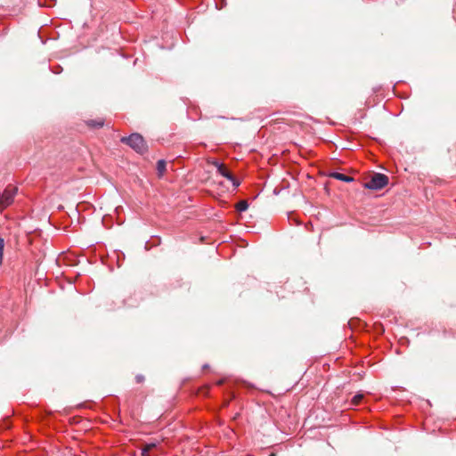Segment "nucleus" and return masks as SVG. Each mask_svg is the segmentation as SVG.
Returning a JSON list of instances; mask_svg holds the SVG:
<instances>
[{
	"label": "nucleus",
	"instance_id": "nucleus-1",
	"mask_svg": "<svg viewBox=\"0 0 456 456\" xmlns=\"http://www.w3.org/2000/svg\"><path fill=\"white\" fill-rule=\"evenodd\" d=\"M121 142L126 143L139 153H142L146 149L145 142L139 134H132L128 137H123Z\"/></svg>",
	"mask_w": 456,
	"mask_h": 456
},
{
	"label": "nucleus",
	"instance_id": "nucleus-2",
	"mask_svg": "<svg viewBox=\"0 0 456 456\" xmlns=\"http://www.w3.org/2000/svg\"><path fill=\"white\" fill-rule=\"evenodd\" d=\"M17 193V188L7 186L2 195H0V213L12 204Z\"/></svg>",
	"mask_w": 456,
	"mask_h": 456
},
{
	"label": "nucleus",
	"instance_id": "nucleus-3",
	"mask_svg": "<svg viewBox=\"0 0 456 456\" xmlns=\"http://www.w3.org/2000/svg\"><path fill=\"white\" fill-rule=\"evenodd\" d=\"M387 183L388 177L386 175L377 173L365 183V187L370 190H380L384 188Z\"/></svg>",
	"mask_w": 456,
	"mask_h": 456
},
{
	"label": "nucleus",
	"instance_id": "nucleus-4",
	"mask_svg": "<svg viewBox=\"0 0 456 456\" xmlns=\"http://www.w3.org/2000/svg\"><path fill=\"white\" fill-rule=\"evenodd\" d=\"M215 166L217 168V172L223 175L224 177L227 178L229 181L232 182V185L234 188H237L239 185H240V182L239 180H237L232 175V173L226 168V167L222 164V163H218V162H216L215 163Z\"/></svg>",
	"mask_w": 456,
	"mask_h": 456
},
{
	"label": "nucleus",
	"instance_id": "nucleus-5",
	"mask_svg": "<svg viewBox=\"0 0 456 456\" xmlns=\"http://www.w3.org/2000/svg\"><path fill=\"white\" fill-rule=\"evenodd\" d=\"M332 177L338 179V180H340V181H344V182H351L353 181V178L345 175V174H342V173H333L331 175Z\"/></svg>",
	"mask_w": 456,
	"mask_h": 456
},
{
	"label": "nucleus",
	"instance_id": "nucleus-6",
	"mask_svg": "<svg viewBox=\"0 0 456 456\" xmlns=\"http://www.w3.org/2000/svg\"><path fill=\"white\" fill-rule=\"evenodd\" d=\"M166 166H167V163H166L165 160L160 159V160L158 161V163H157V170H158V173H159V176H162L164 172L166 171Z\"/></svg>",
	"mask_w": 456,
	"mask_h": 456
},
{
	"label": "nucleus",
	"instance_id": "nucleus-7",
	"mask_svg": "<svg viewBox=\"0 0 456 456\" xmlns=\"http://www.w3.org/2000/svg\"><path fill=\"white\" fill-rule=\"evenodd\" d=\"M157 446V444L156 443H149V444H146L142 449V454L143 456H146L149 454V452Z\"/></svg>",
	"mask_w": 456,
	"mask_h": 456
},
{
	"label": "nucleus",
	"instance_id": "nucleus-8",
	"mask_svg": "<svg viewBox=\"0 0 456 456\" xmlns=\"http://www.w3.org/2000/svg\"><path fill=\"white\" fill-rule=\"evenodd\" d=\"M248 204L246 200H240L236 205V209L239 212L246 211L248 209Z\"/></svg>",
	"mask_w": 456,
	"mask_h": 456
},
{
	"label": "nucleus",
	"instance_id": "nucleus-9",
	"mask_svg": "<svg viewBox=\"0 0 456 456\" xmlns=\"http://www.w3.org/2000/svg\"><path fill=\"white\" fill-rule=\"evenodd\" d=\"M362 398H363L362 395H355L352 398V404L353 405H358L362 402Z\"/></svg>",
	"mask_w": 456,
	"mask_h": 456
},
{
	"label": "nucleus",
	"instance_id": "nucleus-10",
	"mask_svg": "<svg viewBox=\"0 0 456 456\" xmlns=\"http://www.w3.org/2000/svg\"><path fill=\"white\" fill-rule=\"evenodd\" d=\"M88 125L95 127H102L103 126V122L102 120L100 121H94L90 120L88 121Z\"/></svg>",
	"mask_w": 456,
	"mask_h": 456
},
{
	"label": "nucleus",
	"instance_id": "nucleus-11",
	"mask_svg": "<svg viewBox=\"0 0 456 456\" xmlns=\"http://www.w3.org/2000/svg\"><path fill=\"white\" fill-rule=\"evenodd\" d=\"M136 379H137V382H142L143 379V377L139 375L136 377Z\"/></svg>",
	"mask_w": 456,
	"mask_h": 456
}]
</instances>
